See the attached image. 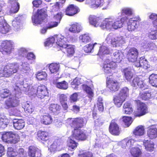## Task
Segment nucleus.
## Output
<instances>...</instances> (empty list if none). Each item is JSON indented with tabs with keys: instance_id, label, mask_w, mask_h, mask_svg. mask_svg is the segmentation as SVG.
Returning <instances> with one entry per match:
<instances>
[{
	"instance_id": "1",
	"label": "nucleus",
	"mask_w": 157,
	"mask_h": 157,
	"mask_svg": "<svg viewBox=\"0 0 157 157\" xmlns=\"http://www.w3.org/2000/svg\"><path fill=\"white\" fill-rule=\"evenodd\" d=\"M124 54L121 51L116 50L113 53V59L115 61H110L109 59H107L104 62L103 67V70L105 74H109L113 72L117 67L115 62H120L123 58Z\"/></svg>"
},
{
	"instance_id": "2",
	"label": "nucleus",
	"mask_w": 157,
	"mask_h": 157,
	"mask_svg": "<svg viewBox=\"0 0 157 157\" xmlns=\"http://www.w3.org/2000/svg\"><path fill=\"white\" fill-rule=\"evenodd\" d=\"M125 20V17L115 19L113 17H110L102 21L100 27L103 29L108 30L112 28L117 29L123 26Z\"/></svg>"
},
{
	"instance_id": "3",
	"label": "nucleus",
	"mask_w": 157,
	"mask_h": 157,
	"mask_svg": "<svg viewBox=\"0 0 157 157\" xmlns=\"http://www.w3.org/2000/svg\"><path fill=\"white\" fill-rule=\"evenodd\" d=\"M57 41L56 44L60 47L61 50L63 49L66 50L67 56L71 57L73 56L75 52L74 48L72 45L68 44L67 43L68 42V39L63 36L59 35L57 37Z\"/></svg>"
},
{
	"instance_id": "4",
	"label": "nucleus",
	"mask_w": 157,
	"mask_h": 157,
	"mask_svg": "<svg viewBox=\"0 0 157 157\" xmlns=\"http://www.w3.org/2000/svg\"><path fill=\"white\" fill-rule=\"evenodd\" d=\"M105 40L107 43H111L113 47H119L125 43V40L123 36H117L113 33L108 34Z\"/></svg>"
},
{
	"instance_id": "5",
	"label": "nucleus",
	"mask_w": 157,
	"mask_h": 157,
	"mask_svg": "<svg viewBox=\"0 0 157 157\" xmlns=\"http://www.w3.org/2000/svg\"><path fill=\"white\" fill-rule=\"evenodd\" d=\"M14 90L16 91L15 94L16 95L21 90L25 92H28L29 91L35 92L34 91V88H32L31 86L29 84V82H27L25 80L24 81H17L14 87Z\"/></svg>"
},
{
	"instance_id": "6",
	"label": "nucleus",
	"mask_w": 157,
	"mask_h": 157,
	"mask_svg": "<svg viewBox=\"0 0 157 157\" xmlns=\"http://www.w3.org/2000/svg\"><path fill=\"white\" fill-rule=\"evenodd\" d=\"M19 69V65L17 63L10 64L6 66L3 69L4 77H8L16 73Z\"/></svg>"
},
{
	"instance_id": "7",
	"label": "nucleus",
	"mask_w": 157,
	"mask_h": 157,
	"mask_svg": "<svg viewBox=\"0 0 157 157\" xmlns=\"http://www.w3.org/2000/svg\"><path fill=\"white\" fill-rule=\"evenodd\" d=\"M45 11L44 9L38 10L37 13L33 15L32 17L33 23L34 25L41 24L42 21L46 17Z\"/></svg>"
},
{
	"instance_id": "8",
	"label": "nucleus",
	"mask_w": 157,
	"mask_h": 157,
	"mask_svg": "<svg viewBox=\"0 0 157 157\" xmlns=\"http://www.w3.org/2000/svg\"><path fill=\"white\" fill-rule=\"evenodd\" d=\"M132 86L135 88L139 87L142 90L148 88V86L144 81L137 77H135L131 82Z\"/></svg>"
},
{
	"instance_id": "9",
	"label": "nucleus",
	"mask_w": 157,
	"mask_h": 157,
	"mask_svg": "<svg viewBox=\"0 0 157 157\" xmlns=\"http://www.w3.org/2000/svg\"><path fill=\"white\" fill-rule=\"evenodd\" d=\"M147 112V105L144 103L140 102L138 103L137 111L134 112L136 117H140L145 115Z\"/></svg>"
},
{
	"instance_id": "10",
	"label": "nucleus",
	"mask_w": 157,
	"mask_h": 157,
	"mask_svg": "<svg viewBox=\"0 0 157 157\" xmlns=\"http://www.w3.org/2000/svg\"><path fill=\"white\" fill-rule=\"evenodd\" d=\"M67 123L70 124L71 127L74 128H81L83 126V119L81 118L72 119L68 118L67 120Z\"/></svg>"
},
{
	"instance_id": "11",
	"label": "nucleus",
	"mask_w": 157,
	"mask_h": 157,
	"mask_svg": "<svg viewBox=\"0 0 157 157\" xmlns=\"http://www.w3.org/2000/svg\"><path fill=\"white\" fill-rule=\"evenodd\" d=\"M13 43L11 41H5L2 44V53L3 54H10L13 48Z\"/></svg>"
},
{
	"instance_id": "12",
	"label": "nucleus",
	"mask_w": 157,
	"mask_h": 157,
	"mask_svg": "<svg viewBox=\"0 0 157 157\" xmlns=\"http://www.w3.org/2000/svg\"><path fill=\"white\" fill-rule=\"evenodd\" d=\"M138 52L135 48H130L127 52V56L129 62H135L137 58Z\"/></svg>"
},
{
	"instance_id": "13",
	"label": "nucleus",
	"mask_w": 157,
	"mask_h": 157,
	"mask_svg": "<svg viewBox=\"0 0 157 157\" xmlns=\"http://www.w3.org/2000/svg\"><path fill=\"white\" fill-rule=\"evenodd\" d=\"M107 87L112 92L117 91L120 87V83L115 80H109L107 82Z\"/></svg>"
},
{
	"instance_id": "14",
	"label": "nucleus",
	"mask_w": 157,
	"mask_h": 157,
	"mask_svg": "<svg viewBox=\"0 0 157 157\" xmlns=\"http://www.w3.org/2000/svg\"><path fill=\"white\" fill-rule=\"evenodd\" d=\"M72 132V137L77 140H83L86 138L85 133L80 129L74 128Z\"/></svg>"
},
{
	"instance_id": "15",
	"label": "nucleus",
	"mask_w": 157,
	"mask_h": 157,
	"mask_svg": "<svg viewBox=\"0 0 157 157\" xmlns=\"http://www.w3.org/2000/svg\"><path fill=\"white\" fill-rule=\"evenodd\" d=\"M37 95L40 98H43L46 96H48V92L46 86L44 85H40L37 87Z\"/></svg>"
},
{
	"instance_id": "16",
	"label": "nucleus",
	"mask_w": 157,
	"mask_h": 157,
	"mask_svg": "<svg viewBox=\"0 0 157 157\" xmlns=\"http://www.w3.org/2000/svg\"><path fill=\"white\" fill-rule=\"evenodd\" d=\"M109 132L112 134L118 135L120 133V130L118 124L114 120L112 121L109 128Z\"/></svg>"
},
{
	"instance_id": "17",
	"label": "nucleus",
	"mask_w": 157,
	"mask_h": 157,
	"mask_svg": "<svg viewBox=\"0 0 157 157\" xmlns=\"http://www.w3.org/2000/svg\"><path fill=\"white\" fill-rule=\"evenodd\" d=\"M18 102L16 97L10 98L6 101L5 104L6 106V108L8 109L16 107L18 104Z\"/></svg>"
},
{
	"instance_id": "18",
	"label": "nucleus",
	"mask_w": 157,
	"mask_h": 157,
	"mask_svg": "<svg viewBox=\"0 0 157 157\" xmlns=\"http://www.w3.org/2000/svg\"><path fill=\"white\" fill-rule=\"evenodd\" d=\"M28 155L30 157H41V156L40 151L34 146L29 147Z\"/></svg>"
},
{
	"instance_id": "19",
	"label": "nucleus",
	"mask_w": 157,
	"mask_h": 157,
	"mask_svg": "<svg viewBox=\"0 0 157 157\" xmlns=\"http://www.w3.org/2000/svg\"><path fill=\"white\" fill-rule=\"evenodd\" d=\"M134 65L136 67H142L145 69L149 67L148 62L144 57H140L138 61L135 63Z\"/></svg>"
},
{
	"instance_id": "20",
	"label": "nucleus",
	"mask_w": 157,
	"mask_h": 157,
	"mask_svg": "<svg viewBox=\"0 0 157 157\" xmlns=\"http://www.w3.org/2000/svg\"><path fill=\"white\" fill-rule=\"evenodd\" d=\"M80 11L79 8L73 5H69L66 10V14L68 16H73Z\"/></svg>"
},
{
	"instance_id": "21",
	"label": "nucleus",
	"mask_w": 157,
	"mask_h": 157,
	"mask_svg": "<svg viewBox=\"0 0 157 157\" xmlns=\"http://www.w3.org/2000/svg\"><path fill=\"white\" fill-rule=\"evenodd\" d=\"M89 21L90 24L95 27L99 26L102 22L100 23V19L99 17L94 15H90L89 17Z\"/></svg>"
},
{
	"instance_id": "22",
	"label": "nucleus",
	"mask_w": 157,
	"mask_h": 157,
	"mask_svg": "<svg viewBox=\"0 0 157 157\" xmlns=\"http://www.w3.org/2000/svg\"><path fill=\"white\" fill-rule=\"evenodd\" d=\"M138 27L137 21L135 18H130L127 23V29L129 31H134Z\"/></svg>"
},
{
	"instance_id": "23",
	"label": "nucleus",
	"mask_w": 157,
	"mask_h": 157,
	"mask_svg": "<svg viewBox=\"0 0 157 157\" xmlns=\"http://www.w3.org/2000/svg\"><path fill=\"white\" fill-rule=\"evenodd\" d=\"M11 11L12 13L17 12L19 9V4L16 0H10L8 1Z\"/></svg>"
},
{
	"instance_id": "24",
	"label": "nucleus",
	"mask_w": 157,
	"mask_h": 157,
	"mask_svg": "<svg viewBox=\"0 0 157 157\" xmlns=\"http://www.w3.org/2000/svg\"><path fill=\"white\" fill-rule=\"evenodd\" d=\"M11 29L10 25L5 21L0 22V33L5 34Z\"/></svg>"
},
{
	"instance_id": "25",
	"label": "nucleus",
	"mask_w": 157,
	"mask_h": 157,
	"mask_svg": "<svg viewBox=\"0 0 157 157\" xmlns=\"http://www.w3.org/2000/svg\"><path fill=\"white\" fill-rule=\"evenodd\" d=\"M53 83L57 88L63 90H66L68 88V83L65 81L60 82L58 79L54 80Z\"/></svg>"
},
{
	"instance_id": "26",
	"label": "nucleus",
	"mask_w": 157,
	"mask_h": 157,
	"mask_svg": "<svg viewBox=\"0 0 157 157\" xmlns=\"http://www.w3.org/2000/svg\"><path fill=\"white\" fill-rule=\"evenodd\" d=\"M14 127L17 130L22 129L25 126V122L22 119H14L13 121Z\"/></svg>"
},
{
	"instance_id": "27",
	"label": "nucleus",
	"mask_w": 157,
	"mask_h": 157,
	"mask_svg": "<svg viewBox=\"0 0 157 157\" xmlns=\"http://www.w3.org/2000/svg\"><path fill=\"white\" fill-rule=\"evenodd\" d=\"M147 135L150 139H155L157 137V128L154 126H151L148 129Z\"/></svg>"
},
{
	"instance_id": "28",
	"label": "nucleus",
	"mask_w": 157,
	"mask_h": 157,
	"mask_svg": "<svg viewBox=\"0 0 157 157\" xmlns=\"http://www.w3.org/2000/svg\"><path fill=\"white\" fill-rule=\"evenodd\" d=\"M52 8L51 11V15L53 19L59 23L62 17V13L61 12H57L58 10H56V8H54L53 6Z\"/></svg>"
},
{
	"instance_id": "29",
	"label": "nucleus",
	"mask_w": 157,
	"mask_h": 157,
	"mask_svg": "<svg viewBox=\"0 0 157 157\" xmlns=\"http://www.w3.org/2000/svg\"><path fill=\"white\" fill-rule=\"evenodd\" d=\"M20 68L21 71L25 74H32V70L30 67L29 64L27 62H22Z\"/></svg>"
},
{
	"instance_id": "30",
	"label": "nucleus",
	"mask_w": 157,
	"mask_h": 157,
	"mask_svg": "<svg viewBox=\"0 0 157 157\" xmlns=\"http://www.w3.org/2000/svg\"><path fill=\"white\" fill-rule=\"evenodd\" d=\"M135 142V141L133 139L129 140L127 138L125 139L122 141V147L125 148H129Z\"/></svg>"
},
{
	"instance_id": "31",
	"label": "nucleus",
	"mask_w": 157,
	"mask_h": 157,
	"mask_svg": "<svg viewBox=\"0 0 157 157\" xmlns=\"http://www.w3.org/2000/svg\"><path fill=\"white\" fill-rule=\"evenodd\" d=\"M14 136V133L12 132H8L4 133L2 136V140L5 142L10 143L12 137Z\"/></svg>"
},
{
	"instance_id": "32",
	"label": "nucleus",
	"mask_w": 157,
	"mask_h": 157,
	"mask_svg": "<svg viewBox=\"0 0 157 157\" xmlns=\"http://www.w3.org/2000/svg\"><path fill=\"white\" fill-rule=\"evenodd\" d=\"M82 29L81 25L77 23H75L72 25L69 29V31L73 33H79Z\"/></svg>"
},
{
	"instance_id": "33",
	"label": "nucleus",
	"mask_w": 157,
	"mask_h": 157,
	"mask_svg": "<svg viewBox=\"0 0 157 157\" xmlns=\"http://www.w3.org/2000/svg\"><path fill=\"white\" fill-rule=\"evenodd\" d=\"M86 3L93 7H98L103 5L101 0H86Z\"/></svg>"
},
{
	"instance_id": "34",
	"label": "nucleus",
	"mask_w": 157,
	"mask_h": 157,
	"mask_svg": "<svg viewBox=\"0 0 157 157\" xmlns=\"http://www.w3.org/2000/svg\"><path fill=\"white\" fill-rule=\"evenodd\" d=\"M37 138L39 140L43 141H46L48 140V133L44 131H39L37 134Z\"/></svg>"
},
{
	"instance_id": "35",
	"label": "nucleus",
	"mask_w": 157,
	"mask_h": 157,
	"mask_svg": "<svg viewBox=\"0 0 157 157\" xmlns=\"http://www.w3.org/2000/svg\"><path fill=\"white\" fill-rule=\"evenodd\" d=\"M113 100L114 104L116 106L120 107L125 100L118 95L114 96Z\"/></svg>"
},
{
	"instance_id": "36",
	"label": "nucleus",
	"mask_w": 157,
	"mask_h": 157,
	"mask_svg": "<svg viewBox=\"0 0 157 157\" xmlns=\"http://www.w3.org/2000/svg\"><path fill=\"white\" fill-rule=\"evenodd\" d=\"M133 134L136 136H141L145 133V130L144 127L142 126L137 127L133 132Z\"/></svg>"
},
{
	"instance_id": "37",
	"label": "nucleus",
	"mask_w": 157,
	"mask_h": 157,
	"mask_svg": "<svg viewBox=\"0 0 157 157\" xmlns=\"http://www.w3.org/2000/svg\"><path fill=\"white\" fill-rule=\"evenodd\" d=\"M143 144L147 151H152L154 150V144L152 142L144 140L143 141Z\"/></svg>"
},
{
	"instance_id": "38",
	"label": "nucleus",
	"mask_w": 157,
	"mask_h": 157,
	"mask_svg": "<svg viewBox=\"0 0 157 157\" xmlns=\"http://www.w3.org/2000/svg\"><path fill=\"white\" fill-rule=\"evenodd\" d=\"M53 121L52 117L48 114L43 116L41 119V123L45 125H49L52 123Z\"/></svg>"
},
{
	"instance_id": "39",
	"label": "nucleus",
	"mask_w": 157,
	"mask_h": 157,
	"mask_svg": "<svg viewBox=\"0 0 157 157\" xmlns=\"http://www.w3.org/2000/svg\"><path fill=\"white\" fill-rule=\"evenodd\" d=\"M61 144V140H56L50 145L48 149L51 152L55 151Z\"/></svg>"
},
{
	"instance_id": "40",
	"label": "nucleus",
	"mask_w": 157,
	"mask_h": 157,
	"mask_svg": "<svg viewBox=\"0 0 157 157\" xmlns=\"http://www.w3.org/2000/svg\"><path fill=\"white\" fill-rule=\"evenodd\" d=\"M149 82L152 86L157 88V74H152L149 78Z\"/></svg>"
},
{
	"instance_id": "41",
	"label": "nucleus",
	"mask_w": 157,
	"mask_h": 157,
	"mask_svg": "<svg viewBox=\"0 0 157 157\" xmlns=\"http://www.w3.org/2000/svg\"><path fill=\"white\" fill-rule=\"evenodd\" d=\"M110 52V50L105 46H102L100 47L99 51L98 53V55L102 56L105 55L109 54Z\"/></svg>"
},
{
	"instance_id": "42",
	"label": "nucleus",
	"mask_w": 157,
	"mask_h": 157,
	"mask_svg": "<svg viewBox=\"0 0 157 157\" xmlns=\"http://www.w3.org/2000/svg\"><path fill=\"white\" fill-rule=\"evenodd\" d=\"M123 72L126 80L128 81H130L133 75V73L131 72V69L129 68H125L123 70Z\"/></svg>"
},
{
	"instance_id": "43",
	"label": "nucleus",
	"mask_w": 157,
	"mask_h": 157,
	"mask_svg": "<svg viewBox=\"0 0 157 157\" xmlns=\"http://www.w3.org/2000/svg\"><path fill=\"white\" fill-rule=\"evenodd\" d=\"M129 90L126 87L122 88L119 92V95L123 98L125 100L129 95Z\"/></svg>"
},
{
	"instance_id": "44",
	"label": "nucleus",
	"mask_w": 157,
	"mask_h": 157,
	"mask_svg": "<svg viewBox=\"0 0 157 157\" xmlns=\"http://www.w3.org/2000/svg\"><path fill=\"white\" fill-rule=\"evenodd\" d=\"M55 36L54 37H52L47 39L44 43L45 46H50L52 45L53 43H55V40L56 41V42L57 41V37L59 36Z\"/></svg>"
},
{
	"instance_id": "45",
	"label": "nucleus",
	"mask_w": 157,
	"mask_h": 157,
	"mask_svg": "<svg viewBox=\"0 0 157 157\" xmlns=\"http://www.w3.org/2000/svg\"><path fill=\"white\" fill-rule=\"evenodd\" d=\"M49 68L50 71L52 73H55L58 71L59 68V65L56 63H52L49 66Z\"/></svg>"
},
{
	"instance_id": "46",
	"label": "nucleus",
	"mask_w": 157,
	"mask_h": 157,
	"mask_svg": "<svg viewBox=\"0 0 157 157\" xmlns=\"http://www.w3.org/2000/svg\"><path fill=\"white\" fill-rule=\"evenodd\" d=\"M49 110L54 113H57L60 110V107L57 104H52L49 107Z\"/></svg>"
},
{
	"instance_id": "47",
	"label": "nucleus",
	"mask_w": 157,
	"mask_h": 157,
	"mask_svg": "<svg viewBox=\"0 0 157 157\" xmlns=\"http://www.w3.org/2000/svg\"><path fill=\"white\" fill-rule=\"evenodd\" d=\"M9 123V120L6 117L3 116L0 117V128H5L7 126Z\"/></svg>"
},
{
	"instance_id": "48",
	"label": "nucleus",
	"mask_w": 157,
	"mask_h": 157,
	"mask_svg": "<svg viewBox=\"0 0 157 157\" xmlns=\"http://www.w3.org/2000/svg\"><path fill=\"white\" fill-rule=\"evenodd\" d=\"M130 152L134 157H139L141 153L140 149L138 147H132L131 150Z\"/></svg>"
},
{
	"instance_id": "49",
	"label": "nucleus",
	"mask_w": 157,
	"mask_h": 157,
	"mask_svg": "<svg viewBox=\"0 0 157 157\" xmlns=\"http://www.w3.org/2000/svg\"><path fill=\"white\" fill-rule=\"evenodd\" d=\"M78 144L74 140L69 138L67 140V145L70 149H73L76 147Z\"/></svg>"
},
{
	"instance_id": "50",
	"label": "nucleus",
	"mask_w": 157,
	"mask_h": 157,
	"mask_svg": "<svg viewBox=\"0 0 157 157\" xmlns=\"http://www.w3.org/2000/svg\"><path fill=\"white\" fill-rule=\"evenodd\" d=\"M80 40L84 43H87L90 40V38L88 33H86L80 35L79 37Z\"/></svg>"
},
{
	"instance_id": "51",
	"label": "nucleus",
	"mask_w": 157,
	"mask_h": 157,
	"mask_svg": "<svg viewBox=\"0 0 157 157\" xmlns=\"http://www.w3.org/2000/svg\"><path fill=\"white\" fill-rule=\"evenodd\" d=\"M24 109L26 112L29 113H32L34 110V107L31 103H25Z\"/></svg>"
},
{
	"instance_id": "52",
	"label": "nucleus",
	"mask_w": 157,
	"mask_h": 157,
	"mask_svg": "<svg viewBox=\"0 0 157 157\" xmlns=\"http://www.w3.org/2000/svg\"><path fill=\"white\" fill-rule=\"evenodd\" d=\"M82 89L87 93L89 97L91 98L93 97L94 94L91 89L90 87L85 84H83L82 85Z\"/></svg>"
},
{
	"instance_id": "53",
	"label": "nucleus",
	"mask_w": 157,
	"mask_h": 157,
	"mask_svg": "<svg viewBox=\"0 0 157 157\" xmlns=\"http://www.w3.org/2000/svg\"><path fill=\"white\" fill-rule=\"evenodd\" d=\"M151 96L150 92L148 91H144L140 94V97L144 100H148L151 98Z\"/></svg>"
},
{
	"instance_id": "54",
	"label": "nucleus",
	"mask_w": 157,
	"mask_h": 157,
	"mask_svg": "<svg viewBox=\"0 0 157 157\" xmlns=\"http://www.w3.org/2000/svg\"><path fill=\"white\" fill-rule=\"evenodd\" d=\"M121 119L125 125L127 127L129 126L132 121V118L124 116Z\"/></svg>"
},
{
	"instance_id": "55",
	"label": "nucleus",
	"mask_w": 157,
	"mask_h": 157,
	"mask_svg": "<svg viewBox=\"0 0 157 157\" xmlns=\"http://www.w3.org/2000/svg\"><path fill=\"white\" fill-rule=\"evenodd\" d=\"M149 18L150 19L154 20L153 21V25L155 29H157V14L155 13H153L150 16Z\"/></svg>"
},
{
	"instance_id": "56",
	"label": "nucleus",
	"mask_w": 157,
	"mask_h": 157,
	"mask_svg": "<svg viewBox=\"0 0 157 157\" xmlns=\"http://www.w3.org/2000/svg\"><path fill=\"white\" fill-rule=\"evenodd\" d=\"M155 29L153 30L151 29V31L149 32L148 36L149 38L152 40L157 39V31Z\"/></svg>"
},
{
	"instance_id": "57",
	"label": "nucleus",
	"mask_w": 157,
	"mask_h": 157,
	"mask_svg": "<svg viewBox=\"0 0 157 157\" xmlns=\"http://www.w3.org/2000/svg\"><path fill=\"white\" fill-rule=\"evenodd\" d=\"M81 79L76 78H75L71 83L72 87L74 89H76L78 88V86L81 84Z\"/></svg>"
},
{
	"instance_id": "58",
	"label": "nucleus",
	"mask_w": 157,
	"mask_h": 157,
	"mask_svg": "<svg viewBox=\"0 0 157 157\" xmlns=\"http://www.w3.org/2000/svg\"><path fill=\"white\" fill-rule=\"evenodd\" d=\"M47 75L45 72H38L36 75L37 78L39 80L45 79L47 77Z\"/></svg>"
},
{
	"instance_id": "59",
	"label": "nucleus",
	"mask_w": 157,
	"mask_h": 157,
	"mask_svg": "<svg viewBox=\"0 0 157 157\" xmlns=\"http://www.w3.org/2000/svg\"><path fill=\"white\" fill-rule=\"evenodd\" d=\"M65 2V0H59L58 2H56V4H50V5H52V7L53 6V7L56 8V10H58L59 8L62 6L63 4Z\"/></svg>"
},
{
	"instance_id": "60",
	"label": "nucleus",
	"mask_w": 157,
	"mask_h": 157,
	"mask_svg": "<svg viewBox=\"0 0 157 157\" xmlns=\"http://www.w3.org/2000/svg\"><path fill=\"white\" fill-rule=\"evenodd\" d=\"M97 44L96 43H95L94 45L89 44L86 45L83 48V49L86 53H89L91 52L92 49H93L95 45Z\"/></svg>"
},
{
	"instance_id": "61",
	"label": "nucleus",
	"mask_w": 157,
	"mask_h": 157,
	"mask_svg": "<svg viewBox=\"0 0 157 157\" xmlns=\"http://www.w3.org/2000/svg\"><path fill=\"white\" fill-rule=\"evenodd\" d=\"M10 94V91L7 89H2L0 91V96L2 98H5Z\"/></svg>"
},
{
	"instance_id": "62",
	"label": "nucleus",
	"mask_w": 157,
	"mask_h": 157,
	"mask_svg": "<svg viewBox=\"0 0 157 157\" xmlns=\"http://www.w3.org/2000/svg\"><path fill=\"white\" fill-rule=\"evenodd\" d=\"M141 46L144 48L147 49H152L151 48V46L153 45L154 44L152 43H149L147 41H144L141 44Z\"/></svg>"
},
{
	"instance_id": "63",
	"label": "nucleus",
	"mask_w": 157,
	"mask_h": 157,
	"mask_svg": "<svg viewBox=\"0 0 157 157\" xmlns=\"http://www.w3.org/2000/svg\"><path fill=\"white\" fill-rule=\"evenodd\" d=\"M17 153L16 156L17 157H25L27 155L26 152L22 148L18 149Z\"/></svg>"
},
{
	"instance_id": "64",
	"label": "nucleus",
	"mask_w": 157,
	"mask_h": 157,
	"mask_svg": "<svg viewBox=\"0 0 157 157\" xmlns=\"http://www.w3.org/2000/svg\"><path fill=\"white\" fill-rule=\"evenodd\" d=\"M7 154L9 157H14L16 156V152L14 151L13 148L9 147L8 148Z\"/></svg>"
}]
</instances>
